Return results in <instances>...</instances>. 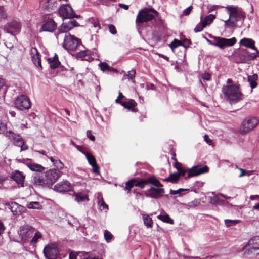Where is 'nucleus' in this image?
I'll list each match as a JSON object with an SVG mask.
<instances>
[{"label":"nucleus","mask_w":259,"mask_h":259,"mask_svg":"<svg viewBox=\"0 0 259 259\" xmlns=\"http://www.w3.org/2000/svg\"><path fill=\"white\" fill-rule=\"evenodd\" d=\"M87 137L92 141H94L95 138L94 135H93L91 133V131L90 130H88L87 132Z\"/></svg>","instance_id":"61"},{"label":"nucleus","mask_w":259,"mask_h":259,"mask_svg":"<svg viewBox=\"0 0 259 259\" xmlns=\"http://www.w3.org/2000/svg\"><path fill=\"white\" fill-rule=\"evenodd\" d=\"M71 189V184L68 181H62L54 186V190L59 192L69 191Z\"/></svg>","instance_id":"21"},{"label":"nucleus","mask_w":259,"mask_h":259,"mask_svg":"<svg viewBox=\"0 0 259 259\" xmlns=\"http://www.w3.org/2000/svg\"><path fill=\"white\" fill-rule=\"evenodd\" d=\"M188 191H189V189L180 188L177 190H173L171 189L170 190V194L172 195H177L181 194L182 192Z\"/></svg>","instance_id":"49"},{"label":"nucleus","mask_w":259,"mask_h":259,"mask_svg":"<svg viewBox=\"0 0 259 259\" xmlns=\"http://www.w3.org/2000/svg\"><path fill=\"white\" fill-rule=\"evenodd\" d=\"M204 139L205 141L209 145H211L212 144V140L209 139L208 136L206 134H205L204 136Z\"/></svg>","instance_id":"63"},{"label":"nucleus","mask_w":259,"mask_h":259,"mask_svg":"<svg viewBox=\"0 0 259 259\" xmlns=\"http://www.w3.org/2000/svg\"><path fill=\"white\" fill-rule=\"evenodd\" d=\"M7 17V13L4 7L0 6V19H5Z\"/></svg>","instance_id":"53"},{"label":"nucleus","mask_w":259,"mask_h":259,"mask_svg":"<svg viewBox=\"0 0 259 259\" xmlns=\"http://www.w3.org/2000/svg\"><path fill=\"white\" fill-rule=\"evenodd\" d=\"M240 222L239 220H225V224L227 227H230L235 225Z\"/></svg>","instance_id":"46"},{"label":"nucleus","mask_w":259,"mask_h":259,"mask_svg":"<svg viewBox=\"0 0 259 259\" xmlns=\"http://www.w3.org/2000/svg\"><path fill=\"white\" fill-rule=\"evenodd\" d=\"M31 55L33 63L38 69L41 70L42 69V66L41 63L40 55L36 48H33L31 49Z\"/></svg>","instance_id":"22"},{"label":"nucleus","mask_w":259,"mask_h":259,"mask_svg":"<svg viewBox=\"0 0 259 259\" xmlns=\"http://www.w3.org/2000/svg\"><path fill=\"white\" fill-rule=\"evenodd\" d=\"M158 15V12L153 8H144L140 10L137 16L136 23L142 24L154 19Z\"/></svg>","instance_id":"3"},{"label":"nucleus","mask_w":259,"mask_h":259,"mask_svg":"<svg viewBox=\"0 0 259 259\" xmlns=\"http://www.w3.org/2000/svg\"><path fill=\"white\" fill-rule=\"evenodd\" d=\"M57 27V23L52 19H48L44 21L40 31L53 32L56 29Z\"/></svg>","instance_id":"18"},{"label":"nucleus","mask_w":259,"mask_h":259,"mask_svg":"<svg viewBox=\"0 0 259 259\" xmlns=\"http://www.w3.org/2000/svg\"><path fill=\"white\" fill-rule=\"evenodd\" d=\"M205 27H203V24L201 21L199 23H198L194 28V31L196 33L201 32L203 30V28Z\"/></svg>","instance_id":"51"},{"label":"nucleus","mask_w":259,"mask_h":259,"mask_svg":"<svg viewBox=\"0 0 259 259\" xmlns=\"http://www.w3.org/2000/svg\"><path fill=\"white\" fill-rule=\"evenodd\" d=\"M11 178L15 181L20 187L24 186V182L25 176L22 172L19 170H15L12 172L10 176Z\"/></svg>","instance_id":"20"},{"label":"nucleus","mask_w":259,"mask_h":259,"mask_svg":"<svg viewBox=\"0 0 259 259\" xmlns=\"http://www.w3.org/2000/svg\"><path fill=\"white\" fill-rule=\"evenodd\" d=\"M48 61L50 64V67L52 69H55L58 67L60 64V62L59 61L58 57L57 54H55L53 57L49 58Z\"/></svg>","instance_id":"28"},{"label":"nucleus","mask_w":259,"mask_h":259,"mask_svg":"<svg viewBox=\"0 0 259 259\" xmlns=\"http://www.w3.org/2000/svg\"><path fill=\"white\" fill-rule=\"evenodd\" d=\"M35 232V228L28 225L21 226L18 234L21 240L24 242L29 241Z\"/></svg>","instance_id":"12"},{"label":"nucleus","mask_w":259,"mask_h":259,"mask_svg":"<svg viewBox=\"0 0 259 259\" xmlns=\"http://www.w3.org/2000/svg\"><path fill=\"white\" fill-rule=\"evenodd\" d=\"M225 196H224L222 194H218L217 195H215L213 196L210 199V202L212 204L217 205H223L224 203L225 202V200L223 199H226Z\"/></svg>","instance_id":"25"},{"label":"nucleus","mask_w":259,"mask_h":259,"mask_svg":"<svg viewBox=\"0 0 259 259\" xmlns=\"http://www.w3.org/2000/svg\"><path fill=\"white\" fill-rule=\"evenodd\" d=\"M179 178V174L178 173H173L170 174L168 177L164 179L163 180L171 183H176Z\"/></svg>","instance_id":"39"},{"label":"nucleus","mask_w":259,"mask_h":259,"mask_svg":"<svg viewBox=\"0 0 259 259\" xmlns=\"http://www.w3.org/2000/svg\"><path fill=\"white\" fill-rule=\"evenodd\" d=\"M79 24L74 19H70L69 21L64 22L58 28V31L55 33L56 38L58 40L61 34L68 33V32L74 27L78 26Z\"/></svg>","instance_id":"8"},{"label":"nucleus","mask_w":259,"mask_h":259,"mask_svg":"<svg viewBox=\"0 0 259 259\" xmlns=\"http://www.w3.org/2000/svg\"><path fill=\"white\" fill-rule=\"evenodd\" d=\"M58 13L63 19H72L79 17L75 14L72 8L68 4L62 5L59 9Z\"/></svg>","instance_id":"14"},{"label":"nucleus","mask_w":259,"mask_h":259,"mask_svg":"<svg viewBox=\"0 0 259 259\" xmlns=\"http://www.w3.org/2000/svg\"><path fill=\"white\" fill-rule=\"evenodd\" d=\"M98 66L100 69L103 72H110L114 71V69L105 62H101L99 64Z\"/></svg>","instance_id":"38"},{"label":"nucleus","mask_w":259,"mask_h":259,"mask_svg":"<svg viewBox=\"0 0 259 259\" xmlns=\"http://www.w3.org/2000/svg\"><path fill=\"white\" fill-rule=\"evenodd\" d=\"M191 44L190 40L188 39H185L182 42V46H184L185 48L189 47L190 44Z\"/></svg>","instance_id":"59"},{"label":"nucleus","mask_w":259,"mask_h":259,"mask_svg":"<svg viewBox=\"0 0 259 259\" xmlns=\"http://www.w3.org/2000/svg\"><path fill=\"white\" fill-rule=\"evenodd\" d=\"M148 184L147 180L146 179H141L137 180L135 179V186L139 187L141 189L144 188L146 185Z\"/></svg>","instance_id":"37"},{"label":"nucleus","mask_w":259,"mask_h":259,"mask_svg":"<svg viewBox=\"0 0 259 259\" xmlns=\"http://www.w3.org/2000/svg\"><path fill=\"white\" fill-rule=\"evenodd\" d=\"M192 9L193 7L192 6L188 7V8L183 10V15L185 16H188V15L190 14Z\"/></svg>","instance_id":"56"},{"label":"nucleus","mask_w":259,"mask_h":259,"mask_svg":"<svg viewBox=\"0 0 259 259\" xmlns=\"http://www.w3.org/2000/svg\"><path fill=\"white\" fill-rule=\"evenodd\" d=\"M44 253L47 259H56L59 255V250L56 247L47 245L44 249Z\"/></svg>","instance_id":"17"},{"label":"nucleus","mask_w":259,"mask_h":259,"mask_svg":"<svg viewBox=\"0 0 259 259\" xmlns=\"http://www.w3.org/2000/svg\"><path fill=\"white\" fill-rule=\"evenodd\" d=\"M241 61V62L245 63L248 60L253 59L256 58V56L254 54L251 53L245 49H241L239 52Z\"/></svg>","instance_id":"23"},{"label":"nucleus","mask_w":259,"mask_h":259,"mask_svg":"<svg viewBox=\"0 0 259 259\" xmlns=\"http://www.w3.org/2000/svg\"><path fill=\"white\" fill-rule=\"evenodd\" d=\"M109 31L112 34H115L117 33V31L115 27L112 24H109L108 25Z\"/></svg>","instance_id":"55"},{"label":"nucleus","mask_w":259,"mask_h":259,"mask_svg":"<svg viewBox=\"0 0 259 259\" xmlns=\"http://www.w3.org/2000/svg\"><path fill=\"white\" fill-rule=\"evenodd\" d=\"M257 75L256 74L248 76V81L249 82L252 89H254L257 87V83L256 80L257 79Z\"/></svg>","instance_id":"35"},{"label":"nucleus","mask_w":259,"mask_h":259,"mask_svg":"<svg viewBox=\"0 0 259 259\" xmlns=\"http://www.w3.org/2000/svg\"><path fill=\"white\" fill-rule=\"evenodd\" d=\"M258 122V120L255 117L246 118L242 123L240 133L241 134H244L249 132L257 125Z\"/></svg>","instance_id":"11"},{"label":"nucleus","mask_w":259,"mask_h":259,"mask_svg":"<svg viewBox=\"0 0 259 259\" xmlns=\"http://www.w3.org/2000/svg\"><path fill=\"white\" fill-rule=\"evenodd\" d=\"M144 193L146 197L153 199H158L164 195L165 191L163 188H156L151 186L149 189L145 191Z\"/></svg>","instance_id":"16"},{"label":"nucleus","mask_w":259,"mask_h":259,"mask_svg":"<svg viewBox=\"0 0 259 259\" xmlns=\"http://www.w3.org/2000/svg\"><path fill=\"white\" fill-rule=\"evenodd\" d=\"M97 203L100 204L101 202L103 200V198L102 194L100 193H98L97 196Z\"/></svg>","instance_id":"64"},{"label":"nucleus","mask_w":259,"mask_h":259,"mask_svg":"<svg viewBox=\"0 0 259 259\" xmlns=\"http://www.w3.org/2000/svg\"><path fill=\"white\" fill-rule=\"evenodd\" d=\"M254 41L252 39L246 38L242 39L240 41V45L241 46H245L257 51V48L254 46Z\"/></svg>","instance_id":"27"},{"label":"nucleus","mask_w":259,"mask_h":259,"mask_svg":"<svg viewBox=\"0 0 259 259\" xmlns=\"http://www.w3.org/2000/svg\"><path fill=\"white\" fill-rule=\"evenodd\" d=\"M6 137L15 146L21 147V151L28 149V146L24 143L22 137L18 134L14 133L12 131L7 132Z\"/></svg>","instance_id":"7"},{"label":"nucleus","mask_w":259,"mask_h":259,"mask_svg":"<svg viewBox=\"0 0 259 259\" xmlns=\"http://www.w3.org/2000/svg\"><path fill=\"white\" fill-rule=\"evenodd\" d=\"M158 219L161 220L164 222H166L170 224H174V220L169 217L168 214L166 215H159L157 216Z\"/></svg>","instance_id":"40"},{"label":"nucleus","mask_w":259,"mask_h":259,"mask_svg":"<svg viewBox=\"0 0 259 259\" xmlns=\"http://www.w3.org/2000/svg\"><path fill=\"white\" fill-rule=\"evenodd\" d=\"M210 77L211 75L208 73H204L202 76V78L205 80H209Z\"/></svg>","instance_id":"62"},{"label":"nucleus","mask_w":259,"mask_h":259,"mask_svg":"<svg viewBox=\"0 0 259 259\" xmlns=\"http://www.w3.org/2000/svg\"><path fill=\"white\" fill-rule=\"evenodd\" d=\"M8 207L14 215H17L21 213L23 208V206L15 202L9 203Z\"/></svg>","instance_id":"24"},{"label":"nucleus","mask_w":259,"mask_h":259,"mask_svg":"<svg viewBox=\"0 0 259 259\" xmlns=\"http://www.w3.org/2000/svg\"><path fill=\"white\" fill-rule=\"evenodd\" d=\"M230 15V18L235 21L236 25L239 21H243L245 18V13L239 7L233 5L227 6L226 7Z\"/></svg>","instance_id":"6"},{"label":"nucleus","mask_w":259,"mask_h":259,"mask_svg":"<svg viewBox=\"0 0 259 259\" xmlns=\"http://www.w3.org/2000/svg\"><path fill=\"white\" fill-rule=\"evenodd\" d=\"M144 225L147 228H152L153 224L152 219L148 214H143L142 216Z\"/></svg>","instance_id":"36"},{"label":"nucleus","mask_w":259,"mask_h":259,"mask_svg":"<svg viewBox=\"0 0 259 259\" xmlns=\"http://www.w3.org/2000/svg\"><path fill=\"white\" fill-rule=\"evenodd\" d=\"M93 167V171L97 174H99V166L97 165V164H95V165H93V166H92Z\"/></svg>","instance_id":"60"},{"label":"nucleus","mask_w":259,"mask_h":259,"mask_svg":"<svg viewBox=\"0 0 259 259\" xmlns=\"http://www.w3.org/2000/svg\"><path fill=\"white\" fill-rule=\"evenodd\" d=\"M209 37L213 39V41L206 39L207 41L209 44L218 47L221 49H223L227 47L232 46L237 42V40L235 37L228 39L212 35H209Z\"/></svg>","instance_id":"4"},{"label":"nucleus","mask_w":259,"mask_h":259,"mask_svg":"<svg viewBox=\"0 0 259 259\" xmlns=\"http://www.w3.org/2000/svg\"><path fill=\"white\" fill-rule=\"evenodd\" d=\"M243 256L246 258H253L259 254V236L250 238L242 248Z\"/></svg>","instance_id":"1"},{"label":"nucleus","mask_w":259,"mask_h":259,"mask_svg":"<svg viewBox=\"0 0 259 259\" xmlns=\"http://www.w3.org/2000/svg\"><path fill=\"white\" fill-rule=\"evenodd\" d=\"M182 45V42L181 41H179L177 39H174V40L169 44V47L171 48V49H174L177 47L181 46Z\"/></svg>","instance_id":"47"},{"label":"nucleus","mask_w":259,"mask_h":259,"mask_svg":"<svg viewBox=\"0 0 259 259\" xmlns=\"http://www.w3.org/2000/svg\"><path fill=\"white\" fill-rule=\"evenodd\" d=\"M27 167L33 171L41 172L44 169V167L40 164L29 162L26 164Z\"/></svg>","instance_id":"31"},{"label":"nucleus","mask_w":259,"mask_h":259,"mask_svg":"<svg viewBox=\"0 0 259 259\" xmlns=\"http://www.w3.org/2000/svg\"><path fill=\"white\" fill-rule=\"evenodd\" d=\"M136 105L137 103L133 99H129L128 101H124L123 103H122V106L125 108L130 110L134 112L137 111V109L135 108Z\"/></svg>","instance_id":"26"},{"label":"nucleus","mask_w":259,"mask_h":259,"mask_svg":"<svg viewBox=\"0 0 259 259\" xmlns=\"http://www.w3.org/2000/svg\"><path fill=\"white\" fill-rule=\"evenodd\" d=\"M62 172L56 168L50 169L44 172L47 186H52L61 176Z\"/></svg>","instance_id":"10"},{"label":"nucleus","mask_w":259,"mask_h":259,"mask_svg":"<svg viewBox=\"0 0 259 259\" xmlns=\"http://www.w3.org/2000/svg\"><path fill=\"white\" fill-rule=\"evenodd\" d=\"M134 186H135V179H133L126 183L124 190L127 191V193H129Z\"/></svg>","instance_id":"42"},{"label":"nucleus","mask_w":259,"mask_h":259,"mask_svg":"<svg viewBox=\"0 0 259 259\" xmlns=\"http://www.w3.org/2000/svg\"><path fill=\"white\" fill-rule=\"evenodd\" d=\"M216 17L213 14H209L206 16L203 19L202 16H201L200 19L201 21L203 24V27H206L210 25L213 21L215 19Z\"/></svg>","instance_id":"30"},{"label":"nucleus","mask_w":259,"mask_h":259,"mask_svg":"<svg viewBox=\"0 0 259 259\" xmlns=\"http://www.w3.org/2000/svg\"><path fill=\"white\" fill-rule=\"evenodd\" d=\"M21 29L20 23L16 20H12L8 22L4 27V31L12 35V41H15L16 39L15 35L19 33Z\"/></svg>","instance_id":"9"},{"label":"nucleus","mask_w":259,"mask_h":259,"mask_svg":"<svg viewBox=\"0 0 259 259\" xmlns=\"http://www.w3.org/2000/svg\"><path fill=\"white\" fill-rule=\"evenodd\" d=\"M15 107L20 110L28 109L31 107L29 99L25 95H21L16 99Z\"/></svg>","instance_id":"15"},{"label":"nucleus","mask_w":259,"mask_h":259,"mask_svg":"<svg viewBox=\"0 0 259 259\" xmlns=\"http://www.w3.org/2000/svg\"><path fill=\"white\" fill-rule=\"evenodd\" d=\"M222 92L225 98L231 104L237 103L242 99V94L236 85L224 86Z\"/></svg>","instance_id":"2"},{"label":"nucleus","mask_w":259,"mask_h":259,"mask_svg":"<svg viewBox=\"0 0 259 259\" xmlns=\"http://www.w3.org/2000/svg\"><path fill=\"white\" fill-rule=\"evenodd\" d=\"M85 156L88 161V162L91 166H93V165H95V164L97 163L95 158L90 153H87L86 155Z\"/></svg>","instance_id":"43"},{"label":"nucleus","mask_w":259,"mask_h":259,"mask_svg":"<svg viewBox=\"0 0 259 259\" xmlns=\"http://www.w3.org/2000/svg\"><path fill=\"white\" fill-rule=\"evenodd\" d=\"M98 205H100V207H102V208H101V210H104V209L108 210V205H107L105 203L104 200L101 202L100 204H98Z\"/></svg>","instance_id":"57"},{"label":"nucleus","mask_w":259,"mask_h":259,"mask_svg":"<svg viewBox=\"0 0 259 259\" xmlns=\"http://www.w3.org/2000/svg\"><path fill=\"white\" fill-rule=\"evenodd\" d=\"M89 22L93 26V27L99 30L100 29V25L98 19L96 17H92L89 19Z\"/></svg>","instance_id":"41"},{"label":"nucleus","mask_w":259,"mask_h":259,"mask_svg":"<svg viewBox=\"0 0 259 259\" xmlns=\"http://www.w3.org/2000/svg\"><path fill=\"white\" fill-rule=\"evenodd\" d=\"M104 235L106 241L107 242H109L111 241V238L113 236L112 234L109 231L105 230Z\"/></svg>","instance_id":"52"},{"label":"nucleus","mask_w":259,"mask_h":259,"mask_svg":"<svg viewBox=\"0 0 259 259\" xmlns=\"http://www.w3.org/2000/svg\"><path fill=\"white\" fill-rule=\"evenodd\" d=\"M27 207L30 209H40L41 205L38 202H31L27 204Z\"/></svg>","instance_id":"45"},{"label":"nucleus","mask_w":259,"mask_h":259,"mask_svg":"<svg viewBox=\"0 0 259 259\" xmlns=\"http://www.w3.org/2000/svg\"><path fill=\"white\" fill-rule=\"evenodd\" d=\"M136 74V71L135 69H132L127 72V74H125L124 76H127L129 80H131L133 83L135 82V77Z\"/></svg>","instance_id":"44"},{"label":"nucleus","mask_w":259,"mask_h":259,"mask_svg":"<svg viewBox=\"0 0 259 259\" xmlns=\"http://www.w3.org/2000/svg\"><path fill=\"white\" fill-rule=\"evenodd\" d=\"M148 184H151L157 187H162L163 185L154 177H150L147 178Z\"/></svg>","instance_id":"34"},{"label":"nucleus","mask_w":259,"mask_h":259,"mask_svg":"<svg viewBox=\"0 0 259 259\" xmlns=\"http://www.w3.org/2000/svg\"><path fill=\"white\" fill-rule=\"evenodd\" d=\"M31 182L35 186H47L44 174L37 173L32 176Z\"/></svg>","instance_id":"19"},{"label":"nucleus","mask_w":259,"mask_h":259,"mask_svg":"<svg viewBox=\"0 0 259 259\" xmlns=\"http://www.w3.org/2000/svg\"><path fill=\"white\" fill-rule=\"evenodd\" d=\"M75 200L76 202L79 203L88 201L89 198L86 194L83 193H77L75 194Z\"/></svg>","instance_id":"32"},{"label":"nucleus","mask_w":259,"mask_h":259,"mask_svg":"<svg viewBox=\"0 0 259 259\" xmlns=\"http://www.w3.org/2000/svg\"><path fill=\"white\" fill-rule=\"evenodd\" d=\"M7 125L4 122L0 121V133L5 134L6 135L7 132Z\"/></svg>","instance_id":"50"},{"label":"nucleus","mask_w":259,"mask_h":259,"mask_svg":"<svg viewBox=\"0 0 259 259\" xmlns=\"http://www.w3.org/2000/svg\"><path fill=\"white\" fill-rule=\"evenodd\" d=\"M209 170V168L207 166L204 165L201 166V165H196L192 167L188 170H186L184 168H182L178 171V174L180 176H184L186 172H188V178L193 177L197 176L201 174L207 172Z\"/></svg>","instance_id":"5"},{"label":"nucleus","mask_w":259,"mask_h":259,"mask_svg":"<svg viewBox=\"0 0 259 259\" xmlns=\"http://www.w3.org/2000/svg\"><path fill=\"white\" fill-rule=\"evenodd\" d=\"M76 147L78 150H79L80 152H81L85 155H86L87 153H89L83 147H81L80 146L77 145L76 146Z\"/></svg>","instance_id":"58"},{"label":"nucleus","mask_w":259,"mask_h":259,"mask_svg":"<svg viewBox=\"0 0 259 259\" xmlns=\"http://www.w3.org/2000/svg\"><path fill=\"white\" fill-rule=\"evenodd\" d=\"M80 40L70 33H66L63 44V47L66 50H74L79 45Z\"/></svg>","instance_id":"13"},{"label":"nucleus","mask_w":259,"mask_h":259,"mask_svg":"<svg viewBox=\"0 0 259 259\" xmlns=\"http://www.w3.org/2000/svg\"><path fill=\"white\" fill-rule=\"evenodd\" d=\"M55 166L57 168L56 169H62L64 167V164L63 162L59 159H58Z\"/></svg>","instance_id":"54"},{"label":"nucleus","mask_w":259,"mask_h":259,"mask_svg":"<svg viewBox=\"0 0 259 259\" xmlns=\"http://www.w3.org/2000/svg\"><path fill=\"white\" fill-rule=\"evenodd\" d=\"M77 57L81 58L83 60L90 61L91 51L89 50L80 51L77 53Z\"/></svg>","instance_id":"29"},{"label":"nucleus","mask_w":259,"mask_h":259,"mask_svg":"<svg viewBox=\"0 0 259 259\" xmlns=\"http://www.w3.org/2000/svg\"><path fill=\"white\" fill-rule=\"evenodd\" d=\"M225 24L226 26H228L230 27H234L236 26V22L234 20H232L231 18L228 19L225 21Z\"/></svg>","instance_id":"48"},{"label":"nucleus","mask_w":259,"mask_h":259,"mask_svg":"<svg viewBox=\"0 0 259 259\" xmlns=\"http://www.w3.org/2000/svg\"><path fill=\"white\" fill-rule=\"evenodd\" d=\"M35 231L33 237L30 240V245H34L42 237V234L39 231L35 230Z\"/></svg>","instance_id":"33"}]
</instances>
